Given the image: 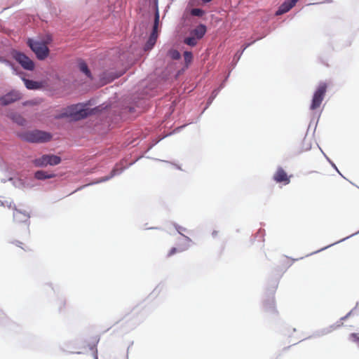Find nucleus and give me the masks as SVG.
Returning <instances> with one entry per match:
<instances>
[{
	"label": "nucleus",
	"mask_w": 359,
	"mask_h": 359,
	"mask_svg": "<svg viewBox=\"0 0 359 359\" xmlns=\"http://www.w3.org/2000/svg\"><path fill=\"white\" fill-rule=\"evenodd\" d=\"M88 114V109H83L81 104H73L63 109L62 113L55 116V118L69 117L74 121H78L86 118Z\"/></svg>",
	"instance_id": "f257e3e1"
},
{
	"label": "nucleus",
	"mask_w": 359,
	"mask_h": 359,
	"mask_svg": "<svg viewBox=\"0 0 359 359\" xmlns=\"http://www.w3.org/2000/svg\"><path fill=\"white\" fill-rule=\"evenodd\" d=\"M21 137L22 140L32 143L47 142L52 138L50 133L38 130L24 133Z\"/></svg>",
	"instance_id": "f03ea898"
},
{
	"label": "nucleus",
	"mask_w": 359,
	"mask_h": 359,
	"mask_svg": "<svg viewBox=\"0 0 359 359\" xmlns=\"http://www.w3.org/2000/svg\"><path fill=\"white\" fill-rule=\"evenodd\" d=\"M27 44L32 50L36 54V57L43 60H45L49 55V48L44 42L34 41L29 39Z\"/></svg>",
	"instance_id": "7ed1b4c3"
},
{
	"label": "nucleus",
	"mask_w": 359,
	"mask_h": 359,
	"mask_svg": "<svg viewBox=\"0 0 359 359\" xmlns=\"http://www.w3.org/2000/svg\"><path fill=\"white\" fill-rule=\"evenodd\" d=\"M327 83H320L319 84L313 96L312 102L310 106V109L311 110H316L320 107L327 91Z\"/></svg>",
	"instance_id": "20e7f679"
},
{
	"label": "nucleus",
	"mask_w": 359,
	"mask_h": 359,
	"mask_svg": "<svg viewBox=\"0 0 359 359\" xmlns=\"http://www.w3.org/2000/svg\"><path fill=\"white\" fill-rule=\"evenodd\" d=\"M61 163V158L53 154H44L34 159V164L36 167H46L47 165H56Z\"/></svg>",
	"instance_id": "39448f33"
},
{
	"label": "nucleus",
	"mask_w": 359,
	"mask_h": 359,
	"mask_svg": "<svg viewBox=\"0 0 359 359\" xmlns=\"http://www.w3.org/2000/svg\"><path fill=\"white\" fill-rule=\"evenodd\" d=\"M13 57L25 69L32 71L34 69V62L25 54L20 52H15Z\"/></svg>",
	"instance_id": "423d86ee"
},
{
	"label": "nucleus",
	"mask_w": 359,
	"mask_h": 359,
	"mask_svg": "<svg viewBox=\"0 0 359 359\" xmlns=\"http://www.w3.org/2000/svg\"><path fill=\"white\" fill-rule=\"evenodd\" d=\"M158 22H159V14L158 12L155 14V19H154V24L153 27V31L147 41V42L145 44V50H150L153 48L154 44L156 42V39L158 37L157 34V28L158 26Z\"/></svg>",
	"instance_id": "0eeeda50"
},
{
	"label": "nucleus",
	"mask_w": 359,
	"mask_h": 359,
	"mask_svg": "<svg viewBox=\"0 0 359 359\" xmlns=\"http://www.w3.org/2000/svg\"><path fill=\"white\" fill-rule=\"evenodd\" d=\"M291 177L292 175H288L282 167H278L273 175V180L276 183H282L284 185H287L290 184Z\"/></svg>",
	"instance_id": "6e6552de"
},
{
	"label": "nucleus",
	"mask_w": 359,
	"mask_h": 359,
	"mask_svg": "<svg viewBox=\"0 0 359 359\" xmlns=\"http://www.w3.org/2000/svg\"><path fill=\"white\" fill-rule=\"evenodd\" d=\"M10 208L13 209V221L16 223H25L29 221V215L26 210L18 209L14 205L12 207L11 204L9 205Z\"/></svg>",
	"instance_id": "1a4fd4ad"
},
{
	"label": "nucleus",
	"mask_w": 359,
	"mask_h": 359,
	"mask_svg": "<svg viewBox=\"0 0 359 359\" xmlns=\"http://www.w3.org/2000/svg\"><path fill=\"white\" fill-rule=\"evenodd\" d=\"M21 98V95L18 91L12 90L0 98L2 105L10 104Z\"/></svg>",
	"instance_id": "9d476101"
},
{
	"label": "nucleus",
	"mask_w": 359,
	"mask_h": 359,
	"mask_svg": "<svg viewBox=\"0 0 359 359\" xmlns=\"http://www.w3.org/2000/svg\"><path fill=\"white\" fill-rule=\"evenodd\" d=\"M298 0H285L278 8L276 14L277 15H283L288 12L292 7H294Z\"/></svg>",
	"instance_id": "9b49d317"
},
{
	"label": "nucleus",
	"mask_w": 359,
	"mask_h": 359,
	"mask_svg": "<svg viewBox=\"0 0 359 359\" xmlns=\"http://www.w3.org/2000/svg\"><path fill=\"white\" fill-rule=\"evenodd\" d=\"M206 31L207 29L205 25L201 24L191 32V34L195 36L197 39H201L205 34Z\"/></svg>",
	"instance_id": "f8f14e48"
},
{
	"label": "nucleus",
	"mask_w": 359,
	"mask_h": 359,
	"mask_svg": "<svg viewBox=\"0 0 359 359\" xmlns=\"http://www.w3.org/2000/svg\"><path fill=\"white\" fill-rule=\"evenodd\" d=\"M55 176V174H48L47 172L43 170H38L34 174L35 178L39 180L50 179L54 177Z\"/></svg>",
	"instance_id": "ddd939ff"
},
{
	"label": "nucleus",
	"mask_w": 359,
	"mask_h": 359,
	"mask_svg": "<svg viewBox=\"0 0 359 359\" xmlns=\"http://www.w3.org/2000/svg\"><path fill=\"white\" fill-rule=\"evenodd\" d=\"M23 81L26 88L30 90L39 89L41 86V83L37 81H34L27 79H23Z\"/></svg>",
	"instance_id": "4468645a"
},
{
	"label": "nucleus",
	"mask_w": 359,
	"mask_h": 359,
	"mask_svg": "<svg viewBox=\"0 0 359 359\" xmlns=\"http://www.w3.org/2000/svg\"><path fill=\"white\" fill-rule=\"evenodd\" d=\"M79 69L81 72L84 73L88 77L91 78L90 71L89 70L86 63L83 61H81L79 64Z\"/></svg>",
	"instance_id": "2eb2a0df"
},
{
	"label": "nucleus",
	"mask_w": 359,
	"mask_h": 359,
	"mask_svg": "<svg viewBox=\"0 0 359 359\" xmlns=\"http://www.w3.org/2000/svg\"><path fill=\"white\" fill-rule=\"evenodd\" d=\"M197 40L198 39L192 35L191 36L186 38L184 42L188 46H195L197 44Z\"/></svg>",
	"instance_id": "dca6fc26"
},
{
	"label": "nucleus",
	"mask_w": 359,
	"mask_h": 359,
	"mask_svg": "<svg viewBox=\"0 0 359 359\" xmlns=\"http://www.w3.org/2000/svg\"><path fill=\"white\" fill-rule=\"evenodd\" d=\"M12 118L15 123L20 126H23L26 123L25 119L20 114L13 115Z\"/></svg>",
	"instance_id": "f3484780"
},
{
	"label": "nucleus",
	"mask_w": 359,
	"mask_h": 359,
	"mask_svg": "<svg viewBox=\"0 0 359 359\" xmlns=\"http://www.w3.org/2000/svg\"><path fill=\"white\" fill-rule=\"evenodd\" d=\"M169 56L173 60H178L180 58V53L177 50H170L168 52Z\"/></svg>",
	"instance_id": "a211bd4d"
},
{
	"label": "nucleus",
	"mask_w": 359,
	"mask_h": 359,
	"mask_svg": "<svg viewBox=\"0 0 359 359\" xmlns=\"http://www.w3.org/2000/svg\"><path fill=\"white\" fill-rule=\"evenodd\" d=\"M191 13L194 16L201 17L203 15L204 11L201 8H193Z\"/></svg>",
	"instance_id": "6ab92c4d"
},
{
	"label": "nucleus",
	"mask_w": 359,
	"mask_h": 359,
	"mask_svg": "<svg viewBox=\"0 0 359 359\" xmlns=\"http://www.w3.org/2000/svg\"><path fill=\"white\" fill-rule=\"evenodd\" d=\"M184 57L185 62L189 63L192 60V57H193L192 53L191 52L186 51L184 53Z\"/></svg>",
	"instance_id": "aec40b11"
},
{
	"label": "nucleus",
	"mask_w": 359,
	"mask_h": 359,
	"mask_svg": "<svg viewBox=\"0 0 359 359\" xmlns=\"http://www.w3.org/2000/svg\"><path fill=\"white\" fill-rule=\"evenodd\" d=\"M350 339L357 343L359 345V334L356 333H352L350 334Z\"/></svg>",
	"instance_id": "412c9836"
},
{
	"label": "nucleus",
	"mask_w": 359,
	"mask_h": 359,
	"mask_svg": "<svg viewBox=\"0 0 359 359\" xmlns=\"http://www.w3.org/2000/svg\"><path fill=\"white\" fill-rule=\"evenodd\" d=\"M177 252H179V250L176 248H172L170 250L168 253V257H171L173 255H175Z\"/></svg>",
	"instance_id": "4be33fe9"
},
{
	"label": "nucleus",
	"mask_w": 359,
	"mask_h": 359,
	"mask_svg": "<svg viewBox=\"0 0 359 359\" xmlns=\"http://www.w3.org/2000/svg\"><path fill=\"white\" fill-rule=\"evenodd\" d=\"M13 243H14L15 245H17V246H18V247H20V248H22V249H23V250H27L26 248H25L24 247H22L23 243H22V242H20V241H16L13 242Z\"/></svg>",
	"instance_id": "5701e85b"
},
{
	"label": "nucleus",
	"mask_w": 359,
	"mask_h": 359,
	"mask_svg": "<svg viewBox=\"0 0 359 359\" xmlns=\"http://www.w3.org/2000/svg\"><path fill=\"white\" fill-rule=\"evenodd\" d=\"M358 307H359V302L357 304V305H356L355 308L354 309H353L352 311H350V312H349V313L346 316V318H347V317L350 316H351V315L354 312V311H355V310H356V309H357V308H358Z\"/></svg>",
	"instance_id": "b1692460"
},
{
	"label": "nucleus",
	"mask_w": 359,
	"mask_h": 359,
	"mask_svg": "<svg viewBox=\"0 0 359 359\" xmlns=\"http://www.w3.org/2000/svg\"><path fill=\"white\" fill-rule=\"evenodd\" d=\"M98 341H99V339L97 338H95L94 341H93V346L90 347V348L93 349L96 346V344H97Z\"/></svg>",
	"instance_id": "393cba45"
},
{
	"label": "nucleus",
	"mask_w": 359,
	"mask_h": 359,
	"mask_svg": "<svg viewBox=\"0 0 359 359\" xmlns=\"http://www.w3.org/2000/svg\"><path fill=\"white\" fill-rule=\"evenodd\" d=\"M204 3H208L210 2L212 0H202Z\"/></svg>",
	"instance_id": "a878e982"
},
{
	"label": "nucleus",
	"mask_w": 359,
	"mask_h": 359,
	"mask_svg": "<svg viewBox=\"0 0 359 359\" xmlns=\"http://www.w3.org/2000/svg\"><path fill=\"white\" fill-rule=\"evenodd\" d=\"M250 45V43L247 44V45L245 46L244 50H245L247 47H248Z\"/></svg>",
	"instance_id": "bb28decb"
},
{
	"label": "nucleus",
	"mask_w": 359,
	"mask_h": 359,
	"mask_svg": "<svg viewBox=\"0 0 359 359\" xmlns=\"http://www.w3.org/2000/svg\"><path fill=\"white\" fill-rule=\"evenodd\" d=\"M332 0H327V1L328 2H331Z\"/></svg>",
	"instance_id": "cd10ccee"
},
{
	"label": "nucleus",
	"mask_w": 359,
	"mask_h": 359,
	"mask_svg": "<svg viewBox=\"0 0 359 359\" xmlns=\"http://www.w3.org/2000/svg\"><path fill=\"white\" fill-rule=\"evenodd\" d=\"M0 205H3L2 202L0 201Z\"/></svg>",
	"instance_id": "c85d7f7f"
}]
</instances>
